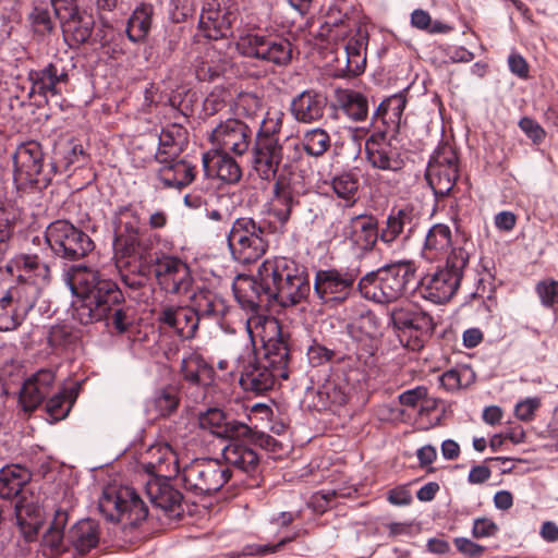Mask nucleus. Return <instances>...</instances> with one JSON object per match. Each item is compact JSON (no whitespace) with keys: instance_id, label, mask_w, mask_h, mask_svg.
I'll list each match as a JSON object with an SVG mask.
<instances>
[{"instance_id":"obj_1","label":"nucleus","mask_w":558,"mask_h":558,"mask_svg":"<svg viewBox=\"0 0 558 558\" xmlns=\"http://www.w3.org/2000/svg\"><path fill=\"white\" fill-rule=\"evenodd\" d=\"M65 282L77 296L72 317L81 325H90L112 317L114 329L122 333L128 330L126 313L122 308L124 295L118 283L99 270L72 265L65 271Z\"/></svg>"},{"instance_id":"obj_2","label":"nucleus","mask_w":558,"mask_h":558,"mask_svg":"<svg viewBox=\"0 0 558 558\" xmlns=\"http://www.w3.org/2000/svg\"><path fill=\"white\" fill-rule=\"evenodd\" d=\"M32 473L21 464L5 465L0 470V498L16 499V525L26 542H33L45 521L44 509L31 486Z\"/></svg>"},{"instance_id":"obj_3","label":"nucleus","mask_w":558,"mask_h":558,"mask_svg":"<svg viewBox=\"0 0 558 558\" xmlns=\"http://www.w3.org/2000/svg\"><path fill=\"white\" fill-rule=\"evenodd\" d=\"M263 355L247 353L240 356L236 369L240 373V385L246 391L262 395L275 386L278 378L288 379L290 348L280 333L268 339L263 347Z\"/></svg>"},{"instance_id":"obj_4","label":"nucleus","mask_w":558,"mask_h":558,"mask_svg":"<svg viewBox=\"0 0 558 558\" xmlns=\"http://www.w3.org/2000/svg\"><path fill=\"white\" fill-rule=\"evenodd\" d=\"M258 282L266 294V303L277 302L293 306L307 298L311 291L304 266L287 257L265 259L257 268Z\"/></svg>"},{"instance_id":"obj_5","label":"nucleus","mask_w":558,"mask_h":558,"mask_svg":"<svg viewBox=\"0 0 558 558\" xmlns=\"http://www.w3.org/2000/svg\"><path fill=\"white\" fill-rule=\"evenodd\" d=\"M473 242L460 235L447 256L446 266L434 274L426 275L420 282V293L435 304L448 302L457 292L463 269L469 263Z\"/></svg>"},{"instance_id":"obj_6","label":"nucleus","mask_w":558,"mask_h":558,"mask_svg":"<svg viewBox=\"0 0 558 558\" xmlns=\"http://www.w3.org/2000/svg\"><path fill=\"white\" fill-rule=\"evenodd\" d=\"M415 271L409 260L386 265L363 276L357 282V291L363 298L377 303L396 302L414 283Z\"/></svg>"},{"instance_id":"obj_7","label":"nucleus","mask_w":558,"mask_h":558,"mask_svg":"<svg viewBox=\"0 0 558 558\" xmlns=\"http://www.w3.org/2000/svg\"><path fill=\"white\" fill-rule=\"evenodd\" d=\"M282 119L266 117L255 132L250 148L252 166L262 180L270 181L277 178L279 166L283 160V147L280 143Z\"/></svg>"},{"instance_id":"obj_8","label":"nucleus","mask_w":558,"mask_h":558,"mask_svg":"<svg viewBox=\"0 0 558 558\" xmlns=\"http://www.w3.org/2000/svg\"><path fill=\"white\" fill-rule=\"evenodd\" d=\"M227 241L233 259L241 264L257 262L269 247L266 227L252 217L236 218Z\"/></svg>"},{"instance_id":"obj_9","label":"nucleus","mask_w":558,"mask_h":558,"mask_svg":"<svg viewBox=\"0 0 558 558\" xmlns=\"http://www.w3.org/2000/svg\"><path fill=\"white\" fill-rule=\"evenodd\" d=\"M231 477V470L216 459H195L184 465L178 480L195 496H209L220 490Z\"/></svg>"},{"instance_id":"obj_10","label":"nucleus","mask_w":558,"mask_h":558,"mask_svg":"<svg viewBox=\"0 0 558 558\" xmlns=\"http://www.w3.org/2000/svg\"><path fill=\"white\" fill-rule=\"evenodd\" d=\"M98 507L108 520L121 522L124 527H135L148 515L147 506L136 490L129 486L106 488Z\"/></svg>"},{"instance_id":"obj_11","label":"nucleus","mask_w":558,"mask_h":558,"mask_svg":"<svg viewBox=\"0 0 558 558\" xmlns=\"http://www.w3.org/2000/svg\"><path fill=\"white\" fill-rule=\"evenodd\" d=\"M45 239L56 256L71 262L94 250L90 236L68 220L52 221L45 231Z\"/></svg>"},{"instance_id":"obj_12","label":"nucleus","mask_w":558,"mask_h":558,"mask_svg":"<svg viewBox=\"0 0 558 558\" xmlns=\"http://www.w3.org/2000/svg\"><path fill=\"white\" fill-rule=\"evenodd\" d=\"M360 267L319 269L315 274L314 291L324 304L338 306L357 290Z\"/></svg>"},{"instance_id":"obj_13","label":"nucleus","mask_w":558,"mask_h":558,"mask_svg":"<svg viewBox=\"0 0 558 558\" xmlns=\"http://www.w3.org/2000/svg\"><path fill=\"white\" fill-rule=\"evenodd\" d=\"M15 180L47 185L58 172V162L45 166L41 145L28 141L17 146L13 155Z\"/></svg>"},{"instance_id":"obj_14","label":"nucleus","mask_w":558,"mask_h":558,"mask_svg":"<svg viewBox=\"0 0 558 558\" xmlns=\"http://www.w3.org/2000/svg\"><path fill=\"white\" fill-rule=\"evenodd\" d=\"M236 49L244 57L279 66L287 65L292 59V45L286 38L250 33L239 38Z\"/></svg>"},{"instance_id":"obj_15","label":"nucleus","mask_w":558,"mask_h":558,"mask_svg":"<svg viewBox=\"0 0 558 558\" xmlns=\"http://www.w3.org/2000/svg\"><path fill=\"white\" fill-rule=\"evenodd\" d=\"M459 159L449 144L439 145L430 157L426 180L436 196H447L459 178Z\"/></svg>"},{"instance_id":"obj_16","label":"nucleus","mask_w":558,"mask_h":558,"mask_svg":"<svg viewBox=\"0 0 558 558\" xmlns=\"http://www.w3.org/2000/svg\"><path fill=\"white\" fill-rule=\"evenodd\" d=\"M75 68L73 58L69 56H54L52 60L40 70H31L27 74L32 83L31 95L37 94L47 98L60 94L59 85L68 84L70 72Z\"/></svg>"},{"instance_id":"obj_17","label":"nucleus","mask_w":558,"mask_h":558,"mask_svg":"<svg viewBox=\"0 0 558 558\" xmlns=\"http://www.w3.org/2000/svg\"><path fill=\"white\" fill-rule=\"evenodd\" d=\"M253 128L239 118H229L213 129L209 140L219 150L243 156L250 151L254 141Z\"/></svg>"},{"instance_id":"obj_18","label":"nucleus","mask_w":558,"mask_h":558,"mask_svg":"<svg viewBox=\"0 0 558 558\" xmlns=\"http://www.w3.org/2000/svg\"><path fill=\"white\" fill-rule=\"evenodd\" d=\"M151 271L159 288L169 294L186 293L193 282L190 267L174 256L157 257L151 264Z\"/></svg>"},{"instance_id":"obj_19","label":"nucleus","mask_w":558,"mask_h":558,"mask_svg":"<svg viewBox=\"0 0 558 558\" xmlns=\"http://www.w3.org/2000/svg\"><path fill=\"white\" fill-rule=\"evenodd\" d=\"M342 236L344 243L359 257L369 254L380 240L378 221L373 215H357L351 217L343 226Z\"/></svg>"},{"instance_id":"obj_20","label":"nucleus","mask_w":558,"mask_h":558,"mask_svg":"<svg viewBox=\"0 0 558 558\" xmlns=\"http://www.w3.org/2000/svg\"><path fill=\"white\" fill-rule=\"evenodd\" d=\"M421 211L412 204L391 209L385 226L379 229L380 241L391 245L399 239L403 242L410 240L421 222Z\"/></svg>"},{"instance_id":"obj_21","label":"nucleus","mask_w":558,"mask_h":558,"mask_svg":"<svg viewBox=\"0 0 558 558\" xmlns=\"http://www.w3.org/2000/svg\"><path fill=\"white\" fill-rule=\"evenodd\" d=\"M387 131H376L365 141V157L367 162L381 171L399 172L404 167V160L397 147L388 140Z\"/></svg>"},{"instance_id":"obj_22","label":"nucleus","mask_w":558,"mask_h":558,"mask_svg":"<svg viewBox=\"0 0 558 558\" xmlns=\"http://www.w3.org/2000/svg\"><path fill=\"white\" fill-rule=\"evenodd\" d=\"M171 476H154L145 486L151 505L170 519L180 518L183 512V495L170 482Z\"/></svg>"},{"instance_id":"obj_23","label":"nucleus","mask_w":558,"mask_h":558,"mask_svg":"<svg viewBox=\"0 0 558 558\" xmlns=\"http://www.w3.org/2000/svg\"><path fill=\"white\" fill-rule=\"evenodd\" d=\"M234 19V13L219 0H204L198 27L206 38L218 40L231 34Z\"/></svg>"},{"instance_id":"obj_24","label":"nucleus","mask_w":558,"mask_h":558,"mask_svg":"<svg viewBox=\"0 0 558 558\" xmlns=\"http://www.w3.org/2000/svg\"><path fill=\"white\" fill-rule=\"evenodd\" d=\"M56 375L51 369H40L27 378L20 390L19 403L24 412L35 411L50 395Z\"/></svg>"},{"instance_id":"obj_25","label":"nucleus","mask_w":558,"mask_h":558,"mask_svg":"<svg viewBox=\"0 0 558 558\" xmlns=\"http://www.w3.org/2000/svg\"><path fill=\"white\" fill-rule=\"evenodd\" d=\"M158 322L171 328L182 339H192L198 329V316L192 305H162Z\"/></svg>"},{"instance_id":"obj_26","label":"nucleus","mask_w":558,"mask_h":558,"mask_svg":"<svg viewBox=\"0 0 558 558\" xmlns=\"http://www.w3.org/2000/svg\"><path fill=\"white\" fill-rule=\"evenodd\" d=\"M64 43L76 48L88 41L93 34L95 20L93 14L80 8L59 19Z\"/></svg>"},{"instance_id":"obj_27","label":"nucleus","mask_w":558,"mask_h":558,"mask_svg":"<svg viewBox=\"0 0 558 558\" xmlns=\"http://www.w3.org/2000/svg\"><path fill=\"white\" fill-rule=\"evenodd\" d=\"M199 427L209 430L221 438H239L250 432V426L241 421L232 418L222 410L213 408L202 413L198 418Z\"/></svg>"},{"instance_id":"obj_28","label":"nucleus","mask_w":558,"mask_h":558,"mask_svg":"<svg viewBox=\"0 0 558 558\" xmlns=\"http://www.w3.org/2000/svg\"><path fill=\"white\" fill-rule=\"evenodd\" d=\"M327 99L323 94L307 89L292 99L290 111L298 122L313 123L324 117Z\"/></svg>"},{"instance_id":"obj_29","label":"nucleus","mask_w":558,"mask_h":558,"mask_svg":"<svg viewBox=\"0 0 558 558\" xmlns=\"http://www.w3.org/2000/svg\"><path fill=\"white\" fill-rule=\"evenodd\" d=\"M300 204L299 194L286 175L276 179L272 189L270 211L274 217L283 226L286 225L295 206Z\"/></svg>"},{"instance_id":"obj_30","label":"nucleus","mask_w":558,"mask_h":558,"mask_svg":"<svg viewBox=\"0 0 558 558\" xmlns=\"http://www.w3.org/2000/svg\"><path fill=\"white\" fill-rule=\"evenodd\" d=\"M222 457L226 465L247 474L255 472L259 463L257 452L243 438L230 439L222 450Z\"/></svg>"},{"instance_id":"obj_31","label":"nucleus","mask_w":558,"mask_h":558,"mask_svg":"<svg viewBox=\"0 0 558 558\" xmlns=\"http://www.w3.org/2000/svg\"><path fill=\"white\" fill-rule=\"evenodd\" d=\"M100 541V525L92 519H84L73 524L66 532V543L70 549L80 555L96 548Z\"/></svg>"},{"instance_id":"obj_32","label":"nucleus","mask_w":558,"mask_h":558,"mask_svg":"<svg viewBox=\"0 0 558 558\" xmlns=\"http://www.w3.org/2000/svg\"><path fill=\"white\" fill-rule=\"evenodd\" d=\"M187 145V131L184 126L173 123L161 130L159 145L155 158L157 162H170L180 157Z\"/></svg>"},{"instance_id":"obj_33","label":"nucleus","mask_w":558,"mask_h":558,"mask_svg":"<svg viewBox=\"0 0 558 558\" xmlns=\"http://www.w3.org/2000/svg\"><path fill=\"white\" fill-rule=\"evenodd\" d=\"M17 289L8 290L0 298V330L16 329L33 308V303L22 302L15 298Z\"/></svg>"},{"instance_id":"obj_34","label":"nucleus","mask_w":558,"mask_h":558,"mask_svg":"<svg viewBox=\"0 0 558 558\" xmlns=\"http://www.w3.org/2000/svg\"><path fill=\"white\" fill-rule=\"evenodd\" d=\"M159 180L166 187L181 190L190 185L196 175V167L185 159L173 158L170 162H159Z\"/></svg>"},{"instance_id":"obj_35","label":"nucleus","mask_w":558,"mask_h":558,"mask_svg":"<svg viewBox=\"0 0 558 558\" xmlns=\"http://www.w3.org/2000/svg\"><path fill=\"white\" fill-rule=\"evenodd\" d=\"M258 274L255 276L240 275L233 283L234 296L245 311L257 313L260 305L266 303V294L258 282Z\"/></svg>"},{"instance_id":"obj_36","label":"nucleus","mask_w":558,"mask_h":558,"mask_svg":"<svg viewBox=\"0 0 558 558\" xmlns=\"http://www.w3.org/2000/svg\"><path fill=\"white\" fill-rule=\"evenodd\" d=\"M191 305L201 319L219 322L229 311L226 300L209 289H199L191 296Z\"/></svg>"},{"instance_id":"obj_37","label":"nucleus","mask_w":558,"mask_h":558,"mask_svg":"<svg viewBox=\"0 0 558 558\" xmlns=\"http://www.w3.org/2000/svg\"><path fill=\"white\" fill-rule=\"evenodd\" d=\"M462 235L466 236L464 232L459 229L456 231L454 238L451 230L447 225L436 223L427 232L423 246V255L428 259H436L447 253V250L453 248L457 239Z\"/></svg>"},{"instance_id":"obj_38","label":"nucleus","mask_w":558,"mask_h":558,"mask_svg":"<svg viewBox=\"0 0 558 558\" xmlns=\"http://www.w3.org/2000/svg\"><path fill=\"white\" fill-rule=\"evenodd\" d=\"M366 44L367 33L361 28L357 29L356 35L352 37L344 47V65H338V70L345 76H356L361 74L366 64ZM340 64V59H337Z\"/></svg>"},{"instance_id":"obj_39","label":"nucleus","mask_w":558,"mask_h":558,"mask_svg":"<svg viewBox=\"0 0 558 558\" xmlns=\"http://www.w3.org/2000/svg\"><path fill=\"white\" fill-rule=\"evenodd\" d=\"M180 372L185 381L195 386H208L214 381V367L197 351L183 356Z\"/></svg>"},{"instance_id":"obj_40","label":"nucleus","mask_w":558,"mask_h":558,"mask_svg":"<svg viewBox=\"0 0 558 558\" xmlns=\"http://www.w3.org/2000/svg\"><path fill=\"white\" fill-rule=\"evenodd\" d=\"M155 5L150 2H140L126 22L125 33L130 41L137 44L146 40L154 22Z\"/></svg>"},{"instance_id":"obj_41","label":"nucleus","mask_w":558,"mask_h":558,"mask_svg":"<svg viewBox=\"0 0 558 558\" xmlns=\"http://www.w3.org/2000/svg\"><path fill=\"white\" fill-rule=\"evenodd\" d=\"M407 89L397 93L384 99L375 112V120H380L387 133H397L399 131L403 111L405 109Z\"/></svg>"},{"instance_id":"obj_42","label":"nucleus","mask_w":558,"mask_h":558,"mask_svg":"<svg viewBox=\"0 0 558 558\" xmlns=\"http://www.w3.org/2000/svg\"><path fill=\"white\" fill-rule=\"evenodd\" d=\"M349 385L340 377L327 378L315 391L316 401L314 407L317 410H327L347 403Z\"/></svg>"},{"instance_id":"obj_43","label":"nucleus","mask_w":558,"mask_h":558,"mask_svg":"<svg viewBox=\"0 0 558 558\" xmlns=\"http://www.w3.org/2000/svg\"><path fill=\"white\" fill-rule=\"evenodd\" d=\"M230 154L216 149L211 157L208 154L203 155V163L206 171L213 167L221 181L233 184L242 178V169Z\"/></svg>"},{"instance_id":"obj_44","label":"nucleus","mask_w":558,"mask_h":558,"mask_svg":"<svg viewBox=\"0 0 558 558\" xmlns=\"http://www.w3.org/2000/svg\"><path fill=\"white\" fill-rule=\"evenodd\" d=\"M20 277L32 281L35 286L45 287L50 282V267L37 254H20L14 258Z\"/></svg>"},{"instance_id":"obj_45","label":"nucleus","mask_w":558,"mask_h":558,"mask_svg":"<svg viewBox=\"0 0 558 558\" xmlns=\"http://www.w3.org/2000/svg\"><path fill=\"white\" fill-rule=\"evenodd\" d=\"M68 519L69 515L65 510H56L53 519L43 536V546L50 550V555H60L63 551L70 550L66 543V534H64Z\"/></svg>"},{"instance_id":"obj_46","label":"nucleus","mask_w":558,"mask_h":558,"mask_svg":"<svg viewBox=\"0 0 558 558\" xmlns=\"http://www.w3.org/2000/svg\"><path fill=\"white\" fill-rule=\"evenodd\" d=\"M179 404V390L169 385L154 391L147 401L146 411L157 417H168L177 411Z\"/></svg>"},{"instance_id":"obj_47","label":"nucleus","mask_w":558,"mask_h":558,"mask_svg":"<svg viewBox=\"0 0 558 558\" xmlns=\"http://www.w3.org/2000/svg\"><path fill=\"white\" fill-rule=\"evenodd\" d=\"M227 61L213 48H207L194 63L195 76L199 82H214L223 75Z\"/></svg>"},{"instance_id":"obj_48","label":"nucleus","mask_w":558,"mask_h":558,"mask_svg":"<svg viewBox=\"0 0 558 558\" xmlns=\"http://www.w3.org/2000/svg\"><path fill=\"white\" fill-rule=\"evenodd\" d=\"M151 453L156 456L155 461L146 465V471L154 473L155 476H171L172 473L179 476V461L177 453L169 444L158 445L151 448Z\"/></svg>"},{"instance_id":"obj_49","label":"nucleus","mask_w":558,"mask_h":558,"mask_svg":"<svg viewBox=\"0 0 558 558\" xmlns=\"http://www.w3.org/2000/svg\"><path fill=\"white\" fill-rule=\"evenodd\" d=\"M113 247L116 255L138 258H144L149 250V245L144 241L141 231H134L133 233L114 232Z\"/></svg>"},{"instance_id":"obj_50","label":"nucleus","mask_w":558,"mask_h":558,"mask_svg":"<svg viewBox=\"0 0 558 558\" xmlns=\"http://www.w3.org/2000/svg\"><path fill=\"white\" fill-rule=\"evenodd\" d=\"M336 196L345 202V206H353L359 197L360 180L352 171H342L330 179L328 183Z\"/></svg>"},{"instance_id":"obj_51","label":"nucleus","mask_w":558,"mask_h":558,"mask_svg":"<svg viewBox=\"0 0 558 558\" xmlns=\"http://www.w3.org/2000/svg\"><path fill=\"white\" fill-rule=\"evenodd\" d=\"M339 107L354 121H363L368 114L367 99L360 92L344 89L337 94Z\"/></svg>"},{"instance_id":"obj_52","label":"nucleus","mask_w":558,"mask_h":558,"mask_svg":"<svg viewBox=\"0 0 558 558\" xmlns=\"http://www.w3.org/2000/svg\"><path fill=\"white\" fill-rule=\"evenodd\" d=\"M78 395L77 387L62 389L52 396L46 403V411L53 422L61 421L68 416Z\"/></svg>"},{"instance_id":"obj_53","label":"nucleus","mask_w":558,"mask_h":558,"mask_svg":"<svg viewBox=\"0 0 558 558\" xmlns=\"http://www.w3.org/2000/svg\"><path fill=\"white\" fill-rule=\"evenodd\" d=\"M301 144L308 156L322 157L331 146L329 133L320 128H315L304 132Z\"/></svg>"},{"instance_id":"obj_54","label":"nucleus","mask_w":558,"mask_h":558,"mask_svg":"<svg viewBox=\"0 0 558 558\" xmlns=\"http://www.w3.org/2000/svg\"><path fill=\"white\" fill-rule=\"evenodd\" d=\"M87 155L81 144L73 141L59 146L54 151V160L58 162V172L66 171L71 166L83 165Z\"/></svg>"},{"instance_id":"obj_55","label":"nucleus","mask_w":558,"mask_h":558,"mask_svg":"<svg viewBox=\"0 0 558 558\" xmlns=\"http://www.w3.org/2000/svg\"><path fill=\"white\" fill-rule=\"evenodd\" d=\"M114 232L141 231V215L133 204L119 206L113 213Z\"/></svg>"},{"instance_id":"obj_56","label":"nucleus","mask_w":558,"mask_h":558,"mask_svg":"<svg viewBox=\"0 0 558 558\" xmlns=\"http://www.w3.org/2000/svg\"><path fill=\"white\" fill-rule=\"evenodd\" d=\"M351 9L352 5L347 0H332L326 11V20L322 28L330 33L333 27L349 26Z\"/></svg>"},{"instance_id":"obj_57","label":"nucleus","mask_w":558,"mask_h":558,"mask_svg":"<svg viewBox=\"0 0 558 558\" xmlns=\"http://www.w3.org/2000/svg\"><path fill=\"white\" fill-rule=\"evenodd\" d=\"M351 337L363 340L364 337L373 338L378 332L377 319L374 314L366 313L360 315L347 326Z\"/></svg>"},{"instance_id":"obj_58","label":"nucleus","mask_w":558,"mask_h":558,"mask_svg":"<svg viewBox=\"0 0 558 558\" xmlns=\"http://www.w3.org/2000/svg\"><path fill=\"white\" fill-rule=\"evenodd\" d=\"M535 292L538 295L543 306L553 308L558 305V281L553 278H546L538 281L535 286Z\"/></svg>"},{"instance_id":"obj_59","label":"nucleus","mask_w":558,"mask_h":558,"mask_svg":"<svg viewBox=\"0 0 558 558\" xmlns=\"http://www.w3.org/2000/svg\"><path fill=\"white\" fill-rule=\"evenodd\" d=\"M12 213L0 203V263L9 250V242L13 233Z\"/></svg>"},{"instance_id":"obj_60","label":"nucleus","mask_w":558,"mask_h":558,"mask_svg":"<svg viewBox=\"0 0 558 558\" xmlns=\"http://www.w3.org/2000/svg\"><path fill=\"white\" fill-rule=\"evenodd\" d=\"M29 21L35 33L39 35L50 34L54 29V22L47 8L35 7L29 14Z\"/></svg>"},{"instance_id":"obj_61","label":"nucleus","mask_w":558,"mask_h":558,"mask_svg":"<svg viewBox=\"0 0 558 558\" xmlns=\"http://www.w3.org/2000/svg\"><path fill=\"white\" fill-rule=\"evenodd\" d=\"M73 339V335L65 326L54 325L49 329L47 342L54 351L64 350Z\"/></svg>"},{"instance_id":"obj_62","label":"nucleus","mask_w":558,"mask_h":558,"mask_svg":"<svg viewBox=\"0 0 558 558\" xmlns=\"http://www.w3.org/2000/svg\"><path fill=\"white\" fill-rule=\"evenodd\" d=\"M542 401L538 397H531L521 400L515 404L514 415L522 422H531L535 417V412L541 408Z\"/></svg>"},{"instance_id":"obj_63","label":"nucleus","mask_w":558,"mask_h":558,"mask_svg":"<svg viewBox=\"0 0 558 558\" xmlns=\"http://www.w3.org/2000/svg\"><path fill=\"white\" fill-rule=\"evenodd\" d=\"M416 311L411 304L393 307L390 313L393 326L398 329H410Z\"/></svg>"},{"instance_id":"obj_64","label":"nucleus","mask_w":558,"mask_h":558,"mask_svg":"<svg viewBox=\"0 0 558 558\" xmlns=\"http://www.w3.org/2000/svg\"><path fill=\"white\" fill-rule=\"evenodd\" d=\"M262 108L260 98L251 93L241 94L236 101V109L240 114L252 119Z\"/></svg>"}]
</instances>
